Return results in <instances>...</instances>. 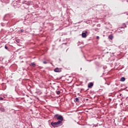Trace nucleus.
Here are the masks:
<instances>
[{"instance_id": "39448f33", "label": "nucleus", "mask_w": 128, "mask_h": 128, "mask_svg": "<svg viewBox=\"0 0 128 128\" xmlns=\"http://www.w3.org/2000/svg\"><path fill=\"white\" fill-rule=\"evenodd\" d=\"M94 86V83L92 82H90L88 84V88H92Z\"/></svg>"}, {"instance_id": "4468645a", "label": "nucleus", "mask_w": 128, "mask_h": 128, "mask_svg": "<svg viewBox=\"0 0 128 128\" xmlns=\"http://www.w3.org/2000/svg\"><path fill=\"white\" fill-rule=\"evenodd\" d=\"M16 42H18V44H20V40L18 39V40H16Z\"/></svg>"}, {"instance_id": "ddd939ff", "label": "nucleus", "mask_w": 128, "mask_h": 128, "mask_svg": "<svg viewBox=\"0 0 128 128\" xmlns=\"http://www.w3.org/2000/svg\"><path fill=\"white\" fill-rule=\"evenodd\" d=\"M31 66H36V64L34 62H32L31 63Z\"/></svg>"}, {"instance_id": "5701e85b", "label": "nucleus", "mask_w": 128, "mask_h": 128, "mask_svg": "<svg viewBox=\"0 0 128 128\" xmlns=\"http://www.w3.org/2000/svg\"><path fill=\"white\" fill-rule=\"evenodd\" d=\"M120 96H122V94H120Z\"/></svg>"}, {"instance_id": "a878e982", "label": "nucleus", "mask_w": 128, "mask_h": 128, "mask_svg": "<svg viewBox=\"0 0 128 128\" xmlns=\"http://www.w3.org/2000/svg\"><path fill=\"white\" fill-rule=\"evenodd\" d=\"M127 2H128V0H127Z\"/></svg>"}, {"instance_id": "9d476101", "label": "nucleus", "mask_w": 128, "mask_h": 128, "mask_svg": "<svg viewBox=\"0 0 128 128\" xmlns=\"http://www.w3.org/2000/svg\"><path fill=\"white\" fill-rule=\"evenodd\" d=\"M126 80V78L124 77H122L120 78V82H124Z\"/></svg>"}, {"instance_id": "20e7f679", "label": "nucleus", "mask_w": 128, "mask_h": 128, "mask_svg": "<svg viewBox=\"0 0 128 128\" xmlns=\"http://www.w3.org/2000/svg\"><path fill=\"white\" fill-rule=\"evenodd\" d=\"M54 72H62V69L58 68H56L54 69Z\"/></svg>"}, {"instance_id": "aec40b11", "label": "nucleus", "mask_w": 128, "mask_h": 128, "mask_svg": "<svg viewBox=\"0 0 128 128\" xmlns=\"http://www.w3.org/2000/svg\"><path fill=\"white\" fill-rule=\"evenodd\" d=\"M98 38H100V36H96V40H98Z\"/></svg>"}, {"instance_id": "1a4fd4ad", "label": "nucleus", "mask_w": 128, "mask_h": 128, "mask_svg": "<svg viewBox=\"0 0 128 128\" xmlns=\"http://www.w3.org/2000/svg\"><path fill=\"white\" fill-rule=\"evenodd\" d=\"M5 111H6V110H4V108H0V112H4Z\"/></svg>"}, {"instance_id": "6e6552de", "label": "nucleus", "mask_w": 128, "mask_h": 128, "mask_svg": "<svg viewBox=\"0 0 128 128\" xmlns=\"http://www.w3.org/2000/svg\"><path fill=\"white\" fill-rule=\"evenodd\" d=\"M108 38L110 40H112L113 38H114V36L112 34H110L108 36Z\"/></svg>"}, {"instance_id": "4be33fe9", "label": "nucleus", "mask_w": 128, "mask_h": 128, "mask_svg": "<svg viewBox=\"0 0 128 128\" xmlns=\"http://www.w3.org/2000/svg\"><path fill=\"white\" fill-rule=\"evenodd\" d=\"M46 62H50V60H46Z\"/></svg>"}, {"instance_id": "412c9836", "label": "nucleus", "mask_w": 128, "mask_h": 128, "mask_svg": "<svg viewBox=\"0 0 128 128\" xmlns=\"http://www.w3.org/2000/svg\"><path fill=\"white\" fill-rule=\"evenodd\" d=\"M50 64H52V66H53V64L52 62H50Z\"/></svg>"}, {"instance_id": "2eb2a0df", "label": "nucleus", "mask_w": 128, "mask_h": 128, "mask_svg": "<svg viewBox=\"0 0 128 128\" xmlns=\"http://www.w3.org/2000/svg\"><path fill=\"white\" fill-rule=\"evenodd\" d=\"M4 48H6V50H8V46H5Z\"/></svg>"}, {"instance_id": "f8f14e48", "label": "nucleus", "mask_w": 128, "mask_h": 128, "mask_svg": "<svg viewBox=\"0 0 128 128\" xmlns=\"http://www.w3.org/2000/svg\"><path fill=\"white\" fill-rule=\"evenodd\" d=\"M126 24H123L121 28H126Z\"/></svg>"}, {"instance_id": "dca6fc26", "label": "nucleus", "mask_w": 128, "mask_h": 128, "mask_svg": "<svg viewBox=\"0 0 128 128\" xmlns=\"http://www.w3.org/2000/svg\"><path fill=\"white\" fill-rule=\"evenodd\" d=\"M56 94H60V91H57Z\"/></svg>"}, {"instance_id": "423d86ee", "label": "nucleus", "mask_w": 128, "mask_h": 128, "mask_svg": "<svg viewBox=\"0 0 128 128\" xmlns=\"http://www.w3.org/2000/svg\"><path fill=\"white\" fill-rule=\"evenodd\" d=\"M51 126H54V128H58L56 122H51Z\"/></svg>"}, {"instance_id": "9b49d317", "label": "nucleus", "mask_w": 128, "mask_h": 128, "mask_svg": "<svg viewBox=\"0 0 128 128\" xmlns=\"http://www.w3.org/2000/svg\"><path fill=\"white\" fill-rule=\"evenodd\" d=\"M75 100H76V102H80V99H78V98H75Z\"/></svg>"}, {"instance_id": "f03ea898", "label": "nucleus", "mask_w": 128, "mask_h": 128, "mask_svg": "<svg viewBox=\"0 0 128 128\" xmlns=\"http://www.w3.org/2000/svg\"><path fill=\"white\" fill-rule=\"evenodd\" d=\"M116 32H118V34H120L122 32H124V27H119L118 28H117V30H116Z\"/></svg>"}, {"instance_id": "f3484780", "label": "nucleus", "mask_w": 128, "mask_h": 128, "mask_svg": "<svg viewBox=\"0 0 128 128\" xmlns=\"http://www.w3.org/2000/svg\"><path fill=\"white\" fill-rule=\"evenodd\" d=\"M43 64H48V62H46V61H44L43 62Z\"/></svg>"}, {"instance_id": "6ab92c4d", "label": "nucleus", "mask_w": 128, "mask_h": 128, "mask_svg": "<svg viewBox=\"0 0 128 128\" xmlns=\"http://www.w3.org/2000/svg\"><path fill=\"white\" fill-rule=\"evenodd\" d=\"M20 32H24V30H20Z\"/></svg>"}, {"instance_id": "7ed1b4c3", "label": "nucleus", "mask_w": 128, "mask_h": 128, "mask_svg": "<svg viewBox=\"0 0 128 128\" xmlns=\"http://www.w3.org/2000/svg\"><path fill=\"white\" fill-rule=\"evenodd\" d=\"M56 122L57 126V128H58V126H62V122L60 120H58V122Z\"/></svg>"}, {"instance_id": "a211bd4d", "label": "nucleus", "mask_w": 128, "mask_h": 128, "mask_svg": "<svg viewBox=\"0 0 128 128\" xmlns=\"http://www.w3.org/2000/svg\"><path fill=\"white\" fill-rule=\"evenodd\" d=\"M0 100H4V98L0 97Z\"/></svg>"}, {"instance_id": "b1692460", "label": "nucleus", "mask_w": 128, "mask_h": 128, "mask_svg": "<svg viewBox=\"0 0 128 128\" xmlns=\"http://www.w3.org/2000/svg\"><path fill=\"white\" fill-rule=\"evenodd\" d=\"M122 2H124V0H122Z\"/></svg>"}, {"instance_id": "0eeeda50", "label": "nucleus", "mask_w": 128, "mask_h": 128, "mask_svg": "<svg viewBox=\"0 0 128 128\" xmlns=\"http://www.w3.org/2000/svg\"><path fill=\"white\" fill-rule=\"evenodd\" d=\"M86 34H88V31H85L84 32H82V38H86Z\"/></svg>"}, {"instance_id": "f257e3e1", "label": "nucleus", "mask_w": 128, "mask_h": 128, "mask_svg": "<svg viewBox=\"0 0 128 128\" xmlns=\"http://www.w3.org/2000/svg\"><path fill=\"white\" fill-rule=\"evenodd\" d=\"M54 118L55 120H60V122H62L64 120V117L62 115H60L58 114H56L54 116Z\"/></svg>"}, {"instance_id": "393cba45", "label": "nucleus", "mask_w": 128, "mask_h": 128, "mask_svg": "<svg viewBox=\"0 0 128 128\" xmlns=\"http://www.w3.org/2000/svg\"><path fill=\"white\" fill-rule=\"evenodd\" d=\"M80 70H82V68H80Z\"/></svg>"}]
</instances>
